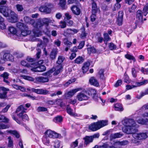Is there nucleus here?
<instances>
[{
    "mask_svg": "<svg viewBox=\"0 0 148 148\" xmlns=\"http://www.w3.org/2000/svg\"><path fill=\"white\" fill-rule=\"evenodd\" d=\"M54 69V72L53 75L54 76H56L61 73L63 71V64H56V66Z\"/></svg>",
    "mask_w": 148,
    "mask_h": 148,
    "instance_id": "obj_6",
    "label": "nucleus"
},
{
    "mask_svg": "<svg viewBox=\"0 0 148 148\" xmlns=\"http://www.w3.org/2000/svg\"><path fill=\"white\" fill-rule=\"evenodd\" d=\"M136 17L140 21H141V24L143 23V13L141 10H138L136 12Z\"/></svg>",
    "mask_w": 148,
    "mask_h": 148,
    "instance_id": "obj_29",
    "label": "nucleus"
},
{
    "mask_svg": "<svg viewBox=\"0 0 148 148\" xmlns=\"http://www.w3.org/2000/svg\"><path fill=\"white\" fill-rule=\"evenodd\" d=\"M108 48L110 50H112L116 49V46L113 43L110 42L108 44Z\"/></svg>",
    "mask_w": 148,
    "mask_h": 148,
    "instance_id": "obj_50",
    "label": "nucleus"
},
{
    "mask_svg": "<svg viewBox=\"0 0 148 148\" xmlns=\"http://www.w3.org/2000/svg\"><path fill=\"white\" fill-rule=\"evenodd\" d=\"M4 60L12 61L14 60V57L9 53H5L3 55Z\"/></svg>",
    "mask_w": 148,
    "mask_h": 148,
    "instance_id": "obj_21",
    "label": "nucleus"
},
{
    "mask_svg": "<svg viewBox=\"0 0 148 148\" xmlns=\"http://www.w3.org/2000/svg\"><path fill=\"white\" fill-rule=\"evenodd\" d=\"M44 25L42 22L40 21L37 22L36 24V27L38 29H41L42 27Z\"/></svg>",
    "mask_w": 148,
    "mask_h": 148,
    "instance_id": "obj_53",
    "label": "nucleus"
},
{
    "mask_svg": "<svg viewBox=\"0 0 148 148\" xmlns=\"http://www.w3.org/2000/svg\"><path fill=\"white\" fill-rule=\"evenodd\" d=\"M103 41L105 43L107 44L108 41L110 40L111 38L108 34L106 32H105L103 34Z\"/></svg>",
    "mask_w": 148,
    "mask_h": 148,
    "instance_id": "obj_35",
    "label": "nucleus"
},
{
    "mask_svg": "<svg viewBox=\"0 0 148 148\" xmlns=\"http://www.w3.org/2000/svg\"><path fill=\"white\" fill-rule=\"evenodd\" d=\"M12 11V10L9 9L8 7L0 8V13L6 17H8L10 15V14Z\"/></svg>",
    "mask_w": 148,
    "mask_h": 148,
    "instance_id": "obj_8",
    "label": "nucleus"
},
{
    "mask_svg": "<svg viewBox=\"0 0 148 148\" xmlns=\"http://www.w3.org/2000/svg\"><path fill=\"white\" fill-rule=\"evenodd\" d=\"M125 57L127 59L130 60H132L134 62H135L136 61L135 57L133 56L130 54H126L125 55Z\"/></svg>",
    "mask_w": 148,
    "mask_h": 148,
    "instance_id": "obj_42",
    "label": "nucleus"
},
{
    "mask_svg": "<svg viewBox=\"0 0 148 148\" xmlns=\"http://www.w3.org/2000/svg\"><path fill=\"white\" fill-rule=\"evenodd\" d=\"M78 139H76L75 141L72 142L70 144V148H75L78 145Z\"/></svg>",
    "mask_w": 148,
    "mask_h": 148,
    "instance_id": "obj_48",
    "label": "nucleus"
},
{
    "mask_svg": "<svg viewBox=\"0 0 148 148\" xmlns=\"http://www.w3.org/2000/svg\"><path fill=\"white\" fill-rule=\"evenodd\" d=\"M54 72L53 68H52L45 73H43L42 75L48 77V78L52 77L51 74Z\"/></svg>",
    "mask_w": 148,
    "mask_h": 148,
    "instance_id": "obj_30",
    "label": "nucleus"
},
{
    "mask_svg": "<svg viewBox=\"0 0 148 148\" xmlns=\"http://www.w3.org/2000/svg\"><path fill=\"white\" fill-rule=\"evenodd\" d=\"M114 110L116 111L122 112L124 110L122 104L120 103H117L114 104Z\"/></svg>",
    "mask_w": 148,
    "mask_h": 148,
    "instance_id": "obj_22",
    "label": "nucleus"
},
{
    "mask_svg": "<svg viewBox=\"0 0 148 148\" xmlns=\"http://www.w3.org/2000/svg\"><path fill=\"white\" fill-rule=\"evenodd\" d=\"M9 120L5 116L3 115H0V122L8 123Z\"/></svg>",
    "mask_w": 148,
    "mask_h": 148,
    "instance_id": "obj_39",
    "label": "nucleus"
},
{
    "mask_svg": "<svg viewBox=\"0 0 148 148\" xmlns=\"http://www.w3.org/2000/svg\"><path fill=\"white\" fill-rule=\"evenodd\" d=\"M8 31L10 33L13 35H16L17 30L16 29L12 26H10L8 28Z\"/></svg>",
    "mask_w": 148,
    "mask_h": 148,
    "instance_id": "obj_32",
    "label": "nucleus"
},
{
    "mask_svg": "<svg viewBox=\"0 0 148 148\" xmlns=\"http://www.w3.org/2000/svg\"><path fill=\"white\" fill-rule=\"evenodd\" d=\"M66 3V0H60V5L62 9H65Z\"/></svg>",
    "mask_w": 148,
    "mask_h": 148,
    "instance_id": "obj_49",
    "label": "nucleus"
},
{
    "mask_svg": "<svg viewBox=\"0 0 148 148\" xmlns=\"http://www.w3.org/2000/svg\"><path fill=\"white\" fill-rule=\"evenodd\" d=\"M91 136H86L84 137L83 138L84 140V145H85L86 146L90 143H92L93 142V140Z\"/></svg>",
    "mask_w": 148,
    "mask_h": 148,
    "instance_id": "obj_18",
    "label": "nucleus"
},
{
    "mask_svg": "<svg viewBox=\"0 0 148 148\" xmlns=\"http://www.w3.org/2000/svg\"><path fill=\"white\" fill-rule=\"evenodd\" d=\"M80 29L81 30V34L80 35L81 38L82 39L85 38L87 35V33L86 32L85 26H82Z\"/></svg>",
    "mask_w": 148,
    "mask_h": 148,
    "instance_id": "obj_27",
    "label": "nucleus"
},
{
    "mask_svg": "<svg viewBox=\"0 0 148 148\" xmlns=\"http://www.w3.org/2000/svg\"><path fill=\"white\" fill-rule=\"evenodd\" d=\"M148 83V81L147 79H145L143 81L140 82H136L135 85H137V86H139L143 85H145Z\"/></svg>",
    "mask_w": 148,
    "mask_h": 148,
    "instance_id": "obj_43",
    "label": "nucleus"
},
{
    "mask_svg": "<svg viewBox=\"0 0 148 148\" xmlns=\"http://www.w3.org/2000/svg\"><path fill=\"white\" fill-rule=\"evenodd\" d=\"M7 1L2 0L0 2V8H3L5 7H7L6 5Z\"/></svg>",
    "mask_w": 148,
    "mask_h": 148,
    "instance_id": "obj_58",
    "label": "nucleus"
},
{
    "mask_svg": "<svg viewBox=\"0 0 148 148\" xmlns=\"http://www.w3.org/2000/svg\"><path fill=\"white\" fill-rule=\"evenodd\" d=\"M49 91L46 89H40V94L46 95L49 94Z\"/></svg>",
    "mask_w": 148,
    "mask_h": 148,
    "instance_id": "obj_63",
    "label": "nucleus"
},
{
    "mask_svg": "<svg viewBox=\"0 0 148 148\" xmlns=\"http://www.w3.org/2000/svg\"><path fill=\"white\" fill-rule=\"evenodd\" d=\"M132 73L133 77L134 78H136L137 76V72L134 68L132 69Z\"/></svg>",
    "mask_w": 148,
    "mask_h": 148,
    "instance_id": "obj_64",
    "label": "nucleus"
},
{
    "mask_svg": "<svg viewBox=\"0 0 148 148\" xmlns=\"http://www.w3.org/2000/svg\"><path fill=\"white\" fill-rule=\"evenodd\" d=\"M43 63V60H42L33 63L31 70L34 72H42L45 71L46 67L44 65L42 64Z\"/></svg>",
    "mask_w": 148,
    "mask_h": 148,
    "instance_id": "obj_2",
    "label": "nucleus"
},
{
    "mask_svg": "<svg viewBox=\"0 0 148 148\" xmlns=\"http://www.w3.org/2000/svg\"><path fill=\"white\" fill-rule=\"evenodd\" d=\"M89 82L92 85L96 86H99V83L97 80L94 77H92L90 79Z\"/></svg>",
    "mask_w": 148,
    "mask_h": 148,
    "instance_id": "obj_24",
    "label": "nucleus"
},
{
    "mask_svg": "<svg viewBox=\"0 0 148 148\" xmlns=\"http://www.w3.org/2000/svg\"><path fill=\"white\" fill-rule=\"evenodd\" d=\"M123 131L125 133L127 134H133V135L138 130L136 129L135 127L128 126L125 125L122 129Z\"/></svg>",
    "mask_w": 148,
    "mask_h": 148,
    "instance_id": "obj_4",
    "label": "nucleus"
},
{
    "mask_svg": "<svg viewBox=\"0 0 148 148\" xmlns=\"http://www.w3.org/2000/svg\"><path fill=\"white\" fill-rule=\"evenodd\" d=\"M42 141L43 143L45 145L48 146L49 145V140L47 137H45L43 138Z\"/></svg>",
    "mask_w": 148,
    "mask_h": 148,
    "instance_id": "obj_52",
    "label": "nucleus"
},
{
    "mask_svg": "<svg viewBox=\"0 0 148 148\" xmlns=\"http://www.w3.org/2000/svg\"><path fill=\"white\" fill-rule=\"evenodd\" d=\"M50 4L41 5L39 8V11L45 14H50L51 11V8L50 7Z\"/></svg>",
    "mask_w": 148,
    "mask_h": 148,
    "instance_id": "obj_5",
    "label": "nucleus"
},
{
    "mask_svg": "<svg viewBox=\"0 0 148 148\" xmlns=\"http://www.w3.org/2000/svg\"><path fill=\"white\" fill-rule=\"evenodd\" d=\"M23 78L25 80H28L29 81L33 82L35 83V78H34L30 76L27 75H23Z\"/></svg>",
    "mask_w": 148,
    "mask_h": 148,
    "instance_id": "obj_45",
    "label": "nucleus"
},
{
    "mask_svg": "<svg viewBox=\"0 0 148 148\" xmlns=\"http://www.w3.org/2000/svg\"><path fill=\"white\" fill-rule=\"evenodd\" d=\"M57 53V49H52L50 54V57L51 60H53L56 58Z\"/></svg>",
    "mask_w": 148,
    "mask_h": 148,
    "instance_id": "obj_25",
    "label": "nucleus"
},
{
    "mask_svg": "<svg viewBox=\"0 0 148 148\" xmlns=\"http://www.w3.org/2000/svg\"><path fill=\"white\" fill-rule=\"evenodd\" d=\"M86 93L89 96H92L93 99H95V97L96 96V91L95 89H90L86 91Z\"/></svg>",
    "mask_w": 148,
    "mask_h": 148,
    "instance_id": "obj_23",
    "label": "nucleus"
},
{
    "mask_svg": "<svg viewBox=\"0 0 148 148\" xmlns=\"http://www.w3.org/2000/svg\"><path fill=\"white\" fill-rule=\"evenodd\" d=\"M104 70L102 69H101L99 72L100 79L103 81L105 80V77L104 76Z\"/></svg>",
    "mask_w": 148,
    "mask_h": 148,
    "instance_id": "obj_40",
    "label": "nucleus"
},
{
    "mask_svg": "<svg viewBox=\"0 0 148 148\" xmlns=\"http://www.w3.org/2000/svg\"><path fill=\"white\" fill-rule=\"evenodd\" d=\"M89 129L92 131L94 132L100 129L99 127L97 121L92 123L88 127Z\"/></svg>",
    "mask_w": 148,
    "mask_h": 148,
    "instance_id": "obj_16",
    "label": "nucleus"
},
{
    "mask_svg": "<svg viewBox=\"0 0 148 148\" xmlns=\"http://www.w3.org/2000/svg\"><path fill=\"white\" fill-rule=\"evenodd\" d=\"M123 16V11H119L116 21L117 24L119 26L121 25L122 24Z\"/></svg>",
    "mask_w": 148,
    "mask_h": 148,
    "instance_id": "obj_13",
    "label": "nucleus"
},
{
    "mask_svg": "<svg viewBox=\"0 0 148 148\" xmlns=\"http://www.w3.org/2000/svg\"><path fill=\"white\" fill-rule=\"evenodd\" d=\"M1 90L3 91V93H2L3 94H4V97L5 98H6L7 97V91H9V89L8 88H7L4 87H1Z\"/></svg>",
    "mask_w": 148,
    "mask_h": 148,
    "instance_id": "obj_59",
    "label": "nucleus"
},
{
    "mask_svg": "<svg viewBox=\"0 0 148 148\" xmlns=\"http://www.w3.org/2000/svg\"><path fill=\"white\" fill-rule=\"evenodd\" d=\"M67 113L71 116H74V114L73 112V110L70 107L69 105H67L66 108Z\"/></svg>",
    "mask_w": 148,
    "mask_h": 148,
    "instance_id": "obj_34",
    "label": "nucleus"
},
{
    "mask_svg": "<svg viewBox=\"0 0 148 148\" xmlns=\"http://www.w3.org/2000/svg\"><path fill=\"white\" fill-rule=\"evenodd\" d=\"M3 22V18L0 16V28L3 30L6 28V26Z\"/></svg>",
    "mask_w": 148,
    "mask_h": 148,
    "instance_id": "obj_38",
    "label": "nucleus"
},
{
    "mask_svg": "<svg viewBox=\"0 0 148 148\" xmlns=\"http://www.w3.org/2000/svg\"><path fill=\"white\" fill-rule=\"evenodd\" d=\"M137 122L139 124L146 125L147 127V122H148V119H144L143 118L139 119L137 120Z\"/></svg>",
    "mask_w": 148,
    "mask_h": 148,
    "instance_id": "obj_33",
    "label": "nucleus"
},
{
    "mask_svg": "<svg viewBox=\"0 0 148 148\" xmlns=\"http://www.w3.org/2000/svg\"><path fill=\"white\" fill-rule=\"evenodd\" d=\"M133 136L134 138L132 139V142L135 143L137 145L140 144V142L138 140H144L147 137V135L146 133H140L136 134L135 133L133 135Z\"/></svg>",
    "mask_w": 148,
    "mask_h": 148,
    "instance_id": "obj_3",
    "label": "nucleus"
},
{
    "mask_svg": "<svg viewBox=\"0 0 148 148\" xmlns=\"http://www.w3.org/2000/svg\"><path fill=\"white\" fill-rule=\"evenodd\" d=\"M21 64L22 66L25 67H31V68L32 67V63H30L29 62H28L26 59L22 60L21 62Z\"/></svg>",
    "mask_w": 148,
    "mask_h": 148,
    "instance_id": "obj_28",
    "label": "nucleus"
},
{
    "mask_svg": "<svg viewBox=\"0 0 148 148\" xmlns=\"http://www.w3.org/2000/svg\"><path fill=\"white\" fill-rule=\"evenodd\" d=\"M97 123L100 129L101 128L107 125L108 124V121L107 120H106L99 121H97Z\"/></svg>",
    "mask_w": 148,
    "mask_h": 148,
    "instance_id": "obj_26",
    "label": "nucleus"
},
{
    "mask_svg": "<svg viewBox=\"0 0 148 148\" xmlns=\"http://www.w3.org/2000/svg\"><path fill=\"white\" fill-rule=\"evenodd\" d=\"M16 26L19 29L20 31L23 29H25L26 28V26L23 23L20 22L16 23Z\"/></svg>",
    "mask_w": 148,
    "mask_h": 148,
    "instance_id": "obj_36",
    "label": "nucleus"
},
{
    "mask_svg": "<svg viewBox=\"0 0 148 148\" xmlns=\"http://www.w3.org/2000/svg\"><path fill=\"white\" fill-rule=\"evenodd\" d=\"M21 35L23 36H27L28 34H29L28 32L29 31L25 30V29H23L21 30Z\"/></svg>",
    "mask_w": 148,
    "mask_h": 148,
    "instance_id": "obj_54",
    "label": "nucleus"
},
{
    "mask_svg": "<svg viewBox=\"0 0 148 148\" xmlns=\"http://www.w3.org/2000/svg\"><path fill=\"white\" fill-rule=\"evenodd\" d=\"M63 120V117L61 115H57L56 116L54 117L53 119V122L57 123H62Z\"/></svg>",
    "mask_w": 148,
    "mask_h": 148,
    "instance_id": "obj_20",
    "label": "nucleus"
},
{
    "mask_svg": "<svg viewBox=\"0 0 148 148\" xmlns=\"http://www.w3.org/2000/svg\"><path fill=\"white\" fill-rule=\"evenodd\" d=\"M71 9L73 13L76 15H79L81 12L79 7L76 5H73Z\"/></svg>",
    "mask_w": 148,
    "mask_h": 148,
    "instance_id": "obj_15",
    "label": "nucleus"
},
{
    "mask_svg": "<svg viewBox=\"0 0 148 148\" xmlns=\"http://www.w3.org/2000/svg\"><path fill=\"white\" fill-rule=\"evenodd\" d=\"M136 8V6L135 4H132V7L129 8V11L130 12H133L135 11Z\"/></svg>",
    "mask_w": 148,
    "mask_h": 148,
    "instance_id": "obj_62",
    "label": "nucleus"
},
{
    "mask_svg": "<svg viewBox=\"0 0 148 148\" xmlns=\"http://www.w3.org/2000/svg\"><path fill=\"white\" fill-rule=\"evenodd\" d=\"M44 134L49 137L56 138H58V134L54 131H52L50 130H47L44 133Z\"/></svg>",
    "mask_w": 148,
    "mask_h": 148,
    "instance_id": "obj_9",
    "label": "nucleus"
},
{
    "mask_svg": "<svg viewBox=\"0 0 148 148\" xmlns=\"http://www.w3.org/2000/svg\"><path fill=\"white\" fill-rule=\"evenodd\" d=\"M122 82H123L121 79H118L116 81L114 86L115 87L117 88L120 86L122 84Z\"/></svg>",
    "mask_w": 148,
    "mask_h": 148,
    "instance_id": "obj_57",
    "label": "nucleus"
},
{
    "mask_svg": "<svg viewBox=\"0 0 148 148\" xmlns=\"http://www.w3.org/2000/svg\"><path fill=\"white\" fill-rule=\"evenodd\" d=\"M9 21L12 23H14L18 21V15L13 11L10 14Z\"/></svg>",
    "mask_w": 148,
    "mask_h": 148,
    "instance_id": "obj_10",
    "label": "nucleus"
},
{
    "mask_svg": "<svg viewBox=\"0 0 148 148\" xmlns=\"http://www.w3.org/2000/svg\"><path fill=\"white\" fill-rule=\"evenodd\" d=\"M8 147L9 148H13V142L12 140L11 139V137L9 136L8 137Z\"/></svg>",
    "mask_w": 148,
    "mask_h": 148,
    "instance_id": "obj_44",
    "label": "nucleus"
},
{
    "mask_svg": "<svg viewBox=\"0 0 148 148\" xmlns=\"http://www.w3.org/2000/svg\"><path fill=\"white\" fill-rule=\"evenodd\" d=\"M125 125L134 127L136 125V123L132 119H129L125 121Z\"/></svg>",
    "mask_w": 148,
    "mask_h": 148,
    "instance_id": "obj_19",
    "label": "nucleus"
},
{
    "mask_svg": "<svg viewBox=\"0 0 148 148\" xmlns=\"http://www.w3.org/2000/svg\"><path fill=\"white\" fill-rule=\"evenodd\" d=\"M123 134L120 132L116 133L114 134L113 137L114 138H118L121 137Z\"/></svg>",
    "mask_w": 148,
    "mask_h": 148,
    "instance_id": "obj_55",
    "label": "nucleus"
},
{
    "mask_svg": "<svg viewBox=\"0 0 148 148\" xmlns=\"http://www.w3.org/2000/svg\"><path fill=\"white\" fill-rule=\"evenodd\" d=\"M99 148H116L113 145L109 146L108 145L104 144L102 146H100Z\"/></svg>",
    "mask_w": 148,
    "mask_h": 148,
    "instance_id": "obj_56",
    "label": "nucleus"
},
{
    "mask_svg": "<svg viewBox=\"0 0 148 148\" xmlns=\"http://www.w3.org/2000/svg\"><path fill=\"white\" fill-rule=\"evenodd\" d=\"M129 77L125 73L124 75V81L127 84L129 83Z\"/></svg>",
    "mask_w": 148,
    "mask_h": 148,
    "instance_id": "obj_61",
    "label": "nucleus"
},
{
    "mask_svg": "<svg viewBox=\"0 0 148 148\" xmlns=\"http://www.w3.org/2000/svg\"><path fill=\"white\" fill-rule=\"evenodd\" d=\"M76 98L79 101L88 100L89 98V97L82 92L78 93L77 95Z\"/></svg>",
    "mask_w": 148,
    "mask_h": 148,
    "instance_id": "obj_11",
    "label": "nucleus"
},
{
    "mask_svg": "<svg viewBox=\"0 0 148 148\" xmlns=\"http://www.w3.org/2000/svg\"><path fill=\"white\" fill-rule=\"evenodd\" d=\"M27 110V109L25 108L23 105H21L18 106L15 111L16 113L17 114V116L19 118L24 121H28V116L27 114H25L26 112L25 110Z\"/></svg>",
    "mask_w": 148,
    "mask_h": 148,
    "instance_id": "obj_1",
    "label": "nucleus"
},
{
    "mask_svg": "<svg viewBox=\"0 0 148 148\" xmlns=\"http://www.w3.org/2000/svg\"><path fill=\"white\" fill-rule=\"evenodd\" d=\"M91 61L90 60H88L85 62L82 67V72L84 73H85L89 69V67L90 65Z\"/></svg>",
    "mask_w": 148,
    "mask_h": 148,
    "instance_id": "obj_14",
    "label": "nucleus"
},
{
    "mask_svg": "<svg viewBox=\"0 0 148 148\" xmlns=\"http://www.w3.org/2000/svg\"><path fill=\"white\" fill-rule=\"evenodd\" d=\"M49 81V79L48 77H44L42 76L37 77H35V83H45Z\"/></svg>",
    "mask_w": 148,
    "mask_h": 148,
    "instance_id": "obj_12",
    "label": "nucleus"
},
{
    "mask_svg": "<svg viewBox=\"0 0 148 148\" xmlns=\"http://www.w3.org/2000/svg\"><path fill=\"white\" fill-rule=\"evenodd\" d=\"M87 50L88 53L90 54L95 53L97 51L96 49L93 46L87 48Z\"/></svg>",
    "mask_w": 148,
    "mask_h": 148,
    "instance_id": "obj_37",
    "label": "nucleus"
},
{
    "mask_svg": "<svg viewBox=\"0 0 148 148\" xmlns=\"http://www.w3.org/2000/svg\"><path fill=\"white\" fill-rule=\"evenodd\" d=\"M53 148H59L60 147V142L58 140H56L54 141Z\"/></svg>",
    "mask_w": 148,
    "mask_h": 148,
    "instance_id": "obj_60",
    "label": "nucleus"
},
{
    "mask_svg": "<svg viewBox=\"0 0 148 148\" xmlns=\"http://www.w3.org/2000/svg\"><path fill=\"white\" fill-rule=\"evenodd\" d=\"M92 2L91 3L92 5L91 13H99L100 11V7L98 6L97 3L95 2L94 0H91Z\"/></svg>",
    "mask_w": 148,
    "mask_h": 148,
    "instance_id": "obj_7",
    "label": "nucleus"
},
{
    "mask_svg": "<svg viewBox=\"0 0 148 148\" xmlns=\"http://www.w3.org/2000/svg\"><path fill=\"white\" fill-rule=\"evenodd\" d=\"M37 110L38 112L48 111V109L47 108L41 106L38 107Z\"/></svg>",
    "mask_w": 148,
    "mask_h": 148,
    "instance_id": "obj_46",
    "label": "nucleus"
},
{
    "mask_svg": "<svg viewBox=\"0 0 148 148\" xmlns=\"http://www.w3.org/2000/svg\"><path fill=\"white\" fill-rule=\"evenodd\" d=\"M84 61V56H79L74 60V64H80L83 63Z\"/></svg>",
    "mask_w": 148,
    "mask_h": 148,
    "instance_id": "obj_17",
    "label": "nucleus"
},
{
    "mask_svg": "<svg viewBox=\"0 0 148 148\" xmlns=\"http://www.w3.org/2000/svg\"><path fill=\"white\" fill-rule=\"evenodd\" d=\"M97 14L96 13H91V14L90 16V20L92 22L95 21L96 19L97 16Z\"/></svg>",
    "mask_w": 148,
    "mask_h": 148,
    "instance_id": "obj_51",
    "label": "nucleus"
},
{
    "mask_svg": "<svg viewBox=\"0 0 148 148\" xmlns=\"http://www.w3.org/2000/svg\"><path fill=\"white\" fill-rule=\"evenodd\" d=\"M80 90V88H77L73 89L71 90H70L68 91L67 93V95H68V97H72L75 93Z\"/></svg>",
    "mask_w": 148,
    "mask_h": 148,
    "instance_id": "obj_31",
    "label": "nucleus"
},
{
    "mask_svg": "<svg viewBox=\"0 0 148 148\" xmlns=\"http://www.w3.org/2000/svg\"><path fill=\"white\" fill-rule=\"evenodd\" d=\"M9 133L15 136L16 138H18L20 137V135L16 130H10Z\"/></svg>",
    "mask_w": 148,
    "mask_h": 148,
    "instance_id": "obj_47",
    "label": "nucleus"
},
{
    "mask_svg": "<svg viewBox=\"0 0 148 148\" xmlns=\"http://www.w3.org/2000/svg\"><path fill=\"white\" fill-rule=\"evenodd\" d=\"M65 59V58L63 56H59L58 57V60L57 61L56 63L63 64V62Z\"/></svg>",
    "mask_w": 148,
    "mask_h": 148,
    "instance_id": "obj_41",
    "label": "nucleus"
}]
</instances>
